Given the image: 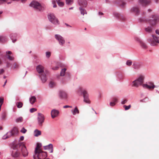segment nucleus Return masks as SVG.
Segmentation results:
<instances>
[{
    "label": "nucleus",
    "instance_id": "nucleus-24",
    "mask_svg": "<svg viewBox=\"0 0 159 159\" xmlns=\"http://www.w3.org/2000/svg\"><path fill=\"white\" fill-rule=\"evenodd\" d=\"M41 134V131L38 129H36L34 132V135L35 137H38Z\"/></svg>",
    "mask_w": 159,
    "mask_h": 159
},
{
    "label": "nucleus",
    "instance_id": "nucleus-63",
    "mask_svg": "<svg viewBox=\"0 0 159 159\" xmlns=\"http://www.w3.org/2000/svg\"><path fill=\"white\" fill-rule=\"evenodd\" d=\"M56 2L57 3H58L59 2H60V0H56Z\"/></svg>",
    "mask_w": 159,
    "mask_h": 159
},
{
    "label": "nucleus",
    "instance_id": "nucleus-19",
    "mask_svg": "<svg viewBox=\"0 0 159 159\" xmlns=\"http://www.w3.org/2000/svg\"><path fill=\"white\" fill-rule=\"evenodd\" d=\"M59 113V111L58 110L56 109H53L51 112V117L52 118L57 117Z\"/></svg>",
    "mask_w": 159,
    "mask_h": 159
},
{
    "label": "nucleus",
    "instance_id": "nucleus-57",
    "mask_svg": "<svg viewBox=\"0 0 159 159\" xmlns=\"http://www.w3.org/2000/svg\"><path fill=\"white\" fill-rule=\"evenodd\" d=\"M7 1V0H0V4H2Z\"/></svg>",
    "mask_w": 159,
    "mask_h": 159
},
{
    "label": "nucleus",
    "instance_id": "nucleus-45",
    "mask_svg": "<svg viewBox=\"0 0 159 159\" xmlns=\"http://www.w3.org/2000/svg\"><path fill=\"white\" fill-rule=\"evenodd\" d=\"M26 131L27 130L26 129H25L24 127H23V128L20 130V132L24 134L25 133Z\"/></svg>",
    "mask_w": 159,
    "mask_h": 159
},
{
    "label": "nucleus",
    "instance_id": "nucleus-22",
    "mask_svg": "<svg viewBox=\"0 0 159 159\" xmlns=\"http://www.w3.org/2000/svg\"><path fill=\"white\" fill-rule=\"evenodd\" d=\"M143 88L146 89H154L155 87V86L153 84H150L149 85L147 84H144L143 85Z\"/></svg>",
    "mask_w": 159,
    "mask_h": 159
},
{
    "label": "nucleus",
    "instance_id": "nucleus-55",
    "mask_svg": "<svg viewBox=\"0 0 159 159\" xmlns=\"http://www.w3.org/2000/svg\"><path fill=\"white\" fill-rule=\"evenodd\" d=\"M98 15L99 16H100L101 17V16L103 15V13L102 12L99 11L98 12Z\"/></svg>",
    "mask_w": 159,
    "mask_h": 159
},
{
    "label": "nucleus",
    "instance_id": "nucleus-18",
    "mask_svg": "<svg viewBox=\"0 0 159 159\" xmlns=\"http://www.w3.org/2000/svg\"><path fill=\"white\" fill-rule=\"evenodd\" d=\"M114 16L117 19L121 20H125V17L121 14L117 12H114L113 14Z\"/></svg>",
    "mask_w": 159,
    "mask_h": 159
},
{
    "label": "nucleus",
    "instance_id": "nucleus-8",
    "mask_svg": "<svg viewBox=\"0 0 159 159\" xmlns=\"http://www.w3.org/2000/svg\"><path fill=\"white\" fill-rule=\"evenodd\" d=\"M18 133L17 128L16 127H13L11 130L8 132L6 135H4L2 138L3 139H5L12 136L17 134Z\"/></svg>",
    "mask_w": 159,
    "mask_h": 159
},
{
    "label": "nucleus",
    "instance_id": "nucleus-62",
    "mask_svg": "<svg viewBox=\"0 0 159 159\" xmlns=\"http://www.w3.org/2000/svg\"><path fill=\"white\" fill-rule=\"evenodd\" d=\"M156 33L157 34H159V30H156Z\"/></svg>",
    "mask_w": 159,
    "mask_h": 159
},
{
    "label": "nucleus",
    "instance_id": "nucleus-21",
    "mask_svg": "<svg viewBox=\"0 0 159 159\" xmlns=\"http://www.w3.org/2000/svg\"><path fill=\"white\" fill-rule=\"evenodd\" d=\"M79 4L81 7H85L87 5V2L86 0H80L79 1Z\"/></svg>",
    "mask_w": 159,
    "mask_h": 159
},
{
    "label": "nucleus",
    "instance_id": "nucleus-56",
    "mask_svg": "<svg viewBox=\"0 0 159 159\" xmlns=\"http://www.w3.org/2000/svg\"><path fill=\"white\" fill-rule=\"evenodd\" d=\"M68 107L72 108V106H68V105H65V106H63V108H68Z\"/></svg>",
    "mask_w": 159,
    "mask_h": 159
},
{
    "label": "nucleus",
    "instance_id": "nucleus-16",
    "mask_svg": "<svg viewBox=\"0 0 159 159\" xmlns=\"http://www.w3.org/2000/svg\"><path fill=\"white\" fill-rule=\"evenodd\" d=\"M6 57L10 61H13L14 59V57L12 55V53L11 51H8L6 52Z\"/></svg>",
    "mask_w": 159,
    "mask_h": 159
},
{
    "label": "nucleus",
    "instance_id": "nucleus-41",
    "mask_svg": "<svg viewBox=\"0 0 159 159\" xmlns=\"http://www.w3.org/2000/svg\"><path fill=\"white\" fill-rule=\"evenodd\" d=\"M40 145H39V144H37L36 146V148H35V150L34 151V152H37L39 150H40L39 149V148H40Z\"/></svg>",
    "mask_w": 159,
    "mask_h": 159
},
{
    "label": "nucleus",
    "instance_id": "nucleus-34",
    "mask_svg": "<svg viewBox=\"0 0 159 159\" xmlns=\"http://www.w3.org/2000/svg\"><path fill=\"white\" fill-rule=\"evenodd\" d=\"M23 121V119L22 117L20 116L18 118H16L15 120V121L16 123L21 122Z\"/></svg>",
    "mask_w": 159,
    "mask_h": 159
},
{
    "label": "nucleus",
    "instance_id": "nucleus-39",
    "mask_svg": "<svg viewBox=\"0 0 159 159\" xmlns=\"http://www.w3.org/2000/svg\"><path fill=\"white\" fill-rule=\"evenodd\" d=\"M55 83L52 81H51L49 84V87L51 88H53L55 86Z\"/></svg>",
    "mask_w": 159,
    "mask_h": 159
},
{
    "label": "nucleus",
    "instance_id": "nucleus-49",
    "mask_svg": "<svg viewBox=\"0 0 159 159\" xmlns=\"http://www.w3.org/2000/svg\"><path fill=\"white\" fill-rule=\"evenodd\" d=\"M57 4L60 7H63L64 5V3L61 1L57 3Z\"/></svg>",
    "mask_w": 159,
    "mask_h": 159
},
{
    "label": "nucleus",
    "instance_id": "nucleus-61",
    "mask_svg": "<svg viewBox=\"0 0 159 159\" xmlns=\"http://www.w3.org/2000/svg\"><path fill=\"white\" fill-rule=\"evenodd\" d=\"M24 139V137L23 136H21L20 137V140H23Z\"/></svg>",
    "mask_w": 159,
    "mask_h": 159
},
{
    "label": "nucleus",
    "instance_id": "nucleus-23",
    "mask_svg": "<svg viewBox=\"0 0 159 159\" xmlns=\"http://www.w3.org/2000/svg\"><path fill=\"white\" fill-rule=\"evenodd\" d=\"M141 64L138 62H134L133 65V68L134 69H137L139 68L141 66Z\"/></svg>",
    "mask_w": 159,
    "mask_h": 159
},
{
    "label": "nucleus",
    "instance_id": "nucleus-20",
    "mask_svg": "<svg viewBox=\"0 0 159 159\" xmlns=\"http://www.w3.org/2000/svg\"><path fill=\"white\" fill-rule=\"evenodd\" d=\"M44 149L45 150L48 149L50 153H52L53 151V145L51 143L49 144L48 145L44 146Z\"/></svg>",
    "mask_w": 159,
    "mask_h": 159
},
{
    "label": "nucleus",
    "instance_id": "nucleus-6",
    "mask_svg": "<svg viewBox=\"0 0 159 159\" xmlns=\"http://www.w3.org/2000/svg\"><path fill=\"white\" fill-rule=\"evenodd\" d=\"M47 156L46 152H43L41 150H39L38 151L35 152V155L33 156L34 159H45Z\"/></svg>",
    "mask_w": 159,
    "mask_h": 159
},
{
    "label": "nucleus",
    "instance_id": "nucleus-53",
    "mask_svg": "<svg viewBox=\"0 0 159 159\" xmlns=\"http://www.w3.org/2000/svg\"><path fill=\"white\" fill-rule=\"evenodd\" d=\"M136 40L140 44L142 42L139 38H136Z\"/></svg>",
    "mask_w": 159,
    "mask_h": 159
},
{
    "label": "nucleus",
    "instance_id": "nucleus-14",
    "mask_svg": "<svg viewBox=\"0 0 159 159\" xmlns=\"http://www.w3.org/2000/svg\"><path fill=\"white\" fill-rule=\"evenodd\" d=\"M151 2L150 0H138V3L141 6H145L148 5Z\"/></svg>",
    "mask_w": 159,
    "mask_h": 159
},
{
    "label": "nucleus",
    "instance_id": "nucleus-32",
    "mask_svg": "<svg viewBox=\"0 0 159 159\" xmlns=\"http://www.w3.org/2000/svg\"><path fill=\"white\" fill-rule=\"evenodd\" d=\"M79 10L80 11L81 14L84 15L85 14H87V13L84 9H83L81 7H80L79 8Z\"/></svg>",
    "mask_w": 159,
    "mask_h": 159
},
{
    "label": "nucleus",
    "instance_id": "nucleus-1",
    "mask_svg": "<svg viewBox=\"0 0 159 159\" xmlns=\"http://www.w3.org/2000/svg\"><path fill=\"white\" fill-rule=\"evenodd\" d=\"M36 70L39 73V76L43 83H44L47 80L46 71L44 70V67L41 65H38L36 67Z\"/></svg>",
    "mask_w": 159,
    "mask_h": 159
},
{
    "label": "nucleus",
    "instance_id": "nucleus-30",
    "mask_svg": "<svg viewBox=\"0 0 159 159\" xmlns=\"http://www.w3.org/2000/svg\"><path fill=\"white\" fill-rule=\"evenodd\" d=\"M152 26H148L147 27L145 28V31L148 33H150L152 32Z\"/></svg>",
    "mask_w": 159,
    "mask_h": 159
},
{
    "label": "nucleus",
    "instance_id": "nucleus-11",
    "mask_svg": "<svg viewBox=\"0 0 159 159\" xmlns=\"http://www.w3.org/2000/svg\"><path fill=\"white\" fill-rule=\"evenodd\" d=\"M45 117L44 115L40 113H39L38 114L37 120L39 126H42L43 123L44 121Z\"/></svg>",
    "mask_w": 159,
    "mask_h": 159
},
{
    "label": "nucleus",
    "instance_id": "nucleus-38",
    "mask_svg": "<svg viewBox=\"0 0 159 159\" xmlns=\"http://www.w3.org/2000/svg\"><path fill=\"white\" fill-rule=\"evenodd\" d=\"M66 4L68 5H71L73 3V0H66Z\"/></svg>",
    "mask_w": 159,
    "mask_h": 159
},
{
    "label": "nucleus",
    "instance_id": "nucleus-29",
    "mask_svg": "<svg viewBox=\"0 0 159 159\" xmlns=\"http://www.w3.org/2000/svg\"><path fill=\"white\" fill-rule=\"evenodd\" d=\"M7 40V39L5 36H0V43H4Z\"/></svg>",
    "mask_w": 159,
    "mask_h": 159
},
{
    "label": "nucleus",
    "instance_id": "nucleus-17",
    "mask_svg": "<svg viewBox=\"0 0 159 159\" xmlns=\"http://www.w3.org/2000/svg\"><path fill=\"white\" fill-rule=\"evenodd\" d=\"M116 76L117 80L118 81L122 80L124 77V75L123 74L120 72H118L116 73Z\"/></svg>",
    "mask_w": 159,
    "mask_h": 159
},
{
    "label": "nucleus",
    "instance_id": "nucleus-15",
    "mask_svg": "<svg viewBox=\"0 0 159 159\" xmlns=\"http://www.w3.org/2000/svg\"><path fill=\"white\" fill-rule=\"evenodd\" d=\"M59 98L61 99H66L67 97V95L66 92L63 90L59 91L58 94Z\"/></svg>",
    "mask_w": 159,
    "mask_h": 159
},
{
    "label": "nucleus",
    "instance_id": "nucleus-9",
    "mask_svg": "<svg viewBox=\"0 0 159 159\" xmlns=\"http://www.w3.org/2000/svg\"><path fill=\"white\" fill-rule=\"evenodd\" d=\"M144 78L143 76H140L137 79L133 82L132 86L138 87L139 86L142 85L143 83Z\"/></svg>",
    "mask_w": 159,
    "mask_h": 159
},
{
    "label": "nucleus",
    "instance_id": "nucleus-36",
    "mask_svg": "<svg viewBox=\"0 0 159 159\" xmlns=\"http://www.w3.org/2000/svg\"><path fill=\"white\" fill-rule=\"evenodd\" d=\"M17 107L18 108H20L22 107L23 104L22 102H18L16 103Z\"/></svg>",
    "mask_w": 159,
    "mask_h": 159
},
{
    "label": "nucleus",
    "instance_id": "nucleus-50",
    "mask_svg": "<svg viewBox=\"0 0 159 159\" xmlns=\"http://www.w3.org/2000/svg\"><path fill=\"white\" fill-rule=\"evenodd\" d=\"M4 99L3 98H0V105H2Z\"/></svg>",
    "mask_w": 159,
    "mask_h": 159
},
{
    "label": "nucleus",
    "instance_id": "nucleus-10",
    "mask_svg": "<svg viewBox=\"0 0 159 159\" xmlns=\"http://www.w3.org/2000/svg\"><path fill=\"white\" fill-rule=\"evenodd\" d=\"M55 39L58 42L59 44L61 46H63L66 41L64 37L59 34H56L54 35Z\"/></svg>",
    "mask_w": 159,
    "mask_h": 159
},
{
    "label": "nucleus",
    "instance_id": "nucleus-31",
    "mask_svg": "<svg viewBox=\"0 0 159 159\" xmlns=\"http://www.w3.org/2000/svg\"><path fill=\"white\" fill-rule=\"evenodd\" d=\"M132 11L135 12L136 14H138L139 12V8L136 7H134L132 9Z\"/></svg>",
    "mask_w": 159,
    "mask_h": 159
},
{
    "label": "nucleus",
    "instance_id": "nucleus-12",
    "mask_svg": "<svg viewBox=\"0 0 159 159\" xmlns=\"http://www.w3.org/2000/svg\"><path fill=\"white\" fill-rule=\"evenodd\" d=\"M152 36L153 37V39H148V41L151 45L155 46L157 45V43H159V37H157L153 35H152Z\"/></svg>",
    "mask_w": 159,
    "mask_h": 159
},
{
    "label": "nucleus",
    "instance_id": "nucleus-58",
    "mask_svg": "<svg viewBox=\"0 0 159 159\" xmlns=\"http://www.w3.org/2000/svg\"><path fill=\"white\" fill-rule=\"evenodd\" d=\"M147 99V98H145L144 99H143V100H141L140 101V102H146L147 101H145L146 99Z\"/></svg>",
    "mask_w": 159,
    "mask_h": 159
},
{
    "label": "nucleus",
    "instance_id": "nucleus-25",
    "mask_svg": "<svg viewBox=\"0 0 159 159\" xmlns=\"http://www.w3.org/2000/svg\"><path fill=\"white\" fill-rule=\"evenodd\" d=\"M17 36V34L16 33L11 34L10 35V37L13 43H14L16 41V37Z\"/></svg>",
    "mask_w": 159,
    "mask_h": 159
},
{
    "label": "nucleus",
    "instance_id": "nucleus-33",
    "mask_svg": "<svg viewBox=\"0 0 159 159\" xmlns=\"http://www.w3.org/2000/svg\"><path fill=\"white\" fill-rule=\"evenodd\" d=\"M7 114L6 111H4L1 114V120H5L7 116Z\"/></svg>",
    "mask_w": 159,
    "mask_h": 159
},
{
    "label": "nucleus",
    "instance_id": "nucleus-60",
    "mask_svg": "<svg viewBox=\"0 0 159 159\" xmlns=\"http://www.w3.org/2000/svg\"><path fill=\"white\" fill-rule=\"evenodd\" d=\"M4 71V70L3 69H1L0 70V75L2 74L3 72Z\"/></svg>",
    "mask_w": 159,
    "mask_h": 159
},
{
    "label": "nucleus",
    "instance_id": "nucleus-42",
    "mask_svg": "<svg viewBox=\"0 0 159 159\" xmlns=\"http://www.w3.org/2000/svg\"><path fill=\"white\" fill-rule=\"evenodd\" d=\"M19 65L18 64H17L16 62H15L14 63V65L13 68L14 69H19Z\"/></svg>",
    "mask_w": 159,
    "mask_h": 159
},
{
    "label": "nucleus",
    "instance_id": "nucleus-3",
    "mask_svg": "<svg viewBox=\"0 0 159 159\" xmlns=\"http://www.w3.org/2000/svg\"><path fill=\"white\" fill-rule=\"evenodd\" d=\"M30 6L39 11H43L46 7L45 5H41L39 2L35 1L32 2L30 4Z\"/></svg>",
    "mask_w": 159,
    "mask_h": 159
},
{
    "label": "nucleus",
    "instance_id": "nucleus-28",
    "mask_svg": "<svg viewBox=\"0 0 159 159\" xmlns=\"http://www.w3.org/2000/svg\"><path fill=\"white\" fill-rule=\"evenodd\" d=\"M70 78V75H68L67 76L66 75L65 76L64 79L63 80L61 81V83L62 84H64L66 82H67L69 80Z\"/></svg>",
    "mask_w": 159,
    "mask_h": 159
},
{
    "label": "nucleus",
    "instance_id": "nucleus-52",
    "mask_svg": "<svg viewBox=\"0 0 159 159\" xmlns=\"http://www.w3.org/2000/svg\"><path fill=\"white\" fill-rule=\"evenodd\" d=\"M59 69V67L58 66H55L52 68V69L54 70H57Z\"/></svg>",
    "mask_w": 159,
    "mask_h": 159
},
{
    "label": "nucleus",
    "instance_id": "nucleus-46",
    "mask_svg": "<svg viewBox=\"0 0 159 159\" xmlns=\"http://www.w3.org/2000/svg\"><path fill=\"white\" fill-rule=\"evenodd\" d=\"M112 101L113 102H114L116 103H117L118 102V99L117 98L114 97L112 98Z\"/></svg>",
    "mask_w": 159,
    "mask_h": 159
},
{
    "label": "nucleus",
    "instance_id": "nucleus-47",
    "mask_svg": "<svg viewBox=\"0 0 159 159\" xmlns=\"http://www.w3.org/2000/svg\"><path fill=\"white\" fill-rule=\"evenodd\" d=\"M37 111V109L35 108H32L30 110V112L31 113H33Z\"/></svg>",
    "mask_w": 159,
    "mask_h": 159
},
{
    "label": "nucleus",
    "instance_id": "nucleus-59",
    "mask_svg": "<svg viewBox=\"0 0 159 159\" xmlns=\"http://www.w3.org/2000/svg\"><path fill=\"white\" fill-rule=\"evenodd\" d=\"M125 3L123 1H122V4H121V6L122 7H123L125 5Z\"/></svg>",
    "mask_w": 159,
    "mask_h": 159
},
{
    "label": "nucleus",
    "instance_id": "nucleus-27",
    "mask_svg": "<svg viewBox=\"0 0 159 159\" xmlns=\"http://www.w3.org/2000/svg\"><path fill=\"white\" fill-rule=\"evenodd\" d=\"M36 101V98L34 96H31L29 98V101L30 103L33 104Z\"/></svg>",
    "mask_w": 159,
    "mask_h": 159
},
{
    "label": "nucleus",
    "instance_id": "nucleus-48",
    "mask_svg": "<svg viewBox=\"0 0 159 159\" xmlns=\"http://www.w3.org/2000/svg\"><path fill=\"white\" fill-rule=\"evenodd\" d=\"M127 102V100L126 99H123V100H122L121 102V104H125Z\"/></svg>",
    "mask_w": 159,
    "mask_h": 159
},
{
    "label": "nucleus",
    "instance_id": "nucleus-5",
    "mask_svg": "<svg viewBox=\"0 0 159 159\" xmlns=\"http://www.w3.org/2000/svg\"><path fill=\"white\" fill-rule=\"evenodd\" d=\"M13 150L12 151L11 156L14 158L19 157L20 155V153L19 147H17V143L14 144L12 147Z\"/></svg>",
    "mask_w": 159,
    "mask_h": 159
},
{
    "label": "nucleus",
    "instance_id": "nucleus-43",
    "mask_svg": "<svg viewBox=\"0 0 159 159\" xmlns=\"http://www.w3.org/2000/svg\"><path fill=\"white\" fill-rule=\"evenodd\" d=\"M51 52H46V56L47 58H49L51 56Z\"/></svg>",
    "mask_w": 159,
    "mask_h": 159
},
{
    "label": "nucleus",
    "instance_id": "nucleus-13",
    "mask_svg": "<svg viewBox=\"0 0 159 159\" xmlns=\"http://www.w3.org/2000/svg\"><path fill=\"white\" fill-rule=\"evenodd\" d=\"M159 19V16L157 15H152L149 20V23L152 25H155L157 20Z\"/></svg>",
    "mask_w": 159,
    "mask_h": 159
},
{
    "label": "nucleus",
    "instance_id": "nucleus-64",
    "mask_svg": "<svg viewBox=\"0 0 159 159\" xmlns=\"http://www.w3.org/2000/svg\"><path fill=\"white\" fill-rule=\"evenodd\" d=\"M65 25H66V26H69V27H71V26H70V25H69L68 24H66V23L65 24Z\"/></svg>",
    "mask_w": 159,
    "mask_h": 159
},
{
    "label": "nucleus",
    "instance_id": "nucleus-54",
    "mask_svg": "<svg viewBox=\"0 0 159 159\" xmlns=\"http://www.w3.org/2000/svg\"><path fill=\"white\" fill-rule=\"evenodd\" d=\"M52 3L53 5V7H57V5L55 3V1H53L52 2Z\"/></svg>",
    "mask_w": 159,
    "mask_h": 159
},
{
    "label": "nucleus",
    "instance_id": "nucleus-44",
    "mask_svg": "<svg viewBox=\"0 0 159 159\" xmlns=\"http://www.w3.org/2000/svg\"><path fill=\"white\" fill-rule=\"evenodd\" d=\"M124 107L125 108V110H128V109H129L130 107H131V105H129L128 106H126V105H124Z\"/></svg>",
    "mask_w": 159,
    "mask_h": 159
},
{
    "label": "nucleus",
    "instance_id": "nucleus-4",
    "mask_svg": "<svg viewBox=\"0 0 159 159\" xmlns=\"http://www.w3.org/2000/svg\"><path fill=\"white\" fill-rule=\"evenodd\" d=\"M17 147H19V150L21 152L24 157H26L28 155V152L23 143L20 142L18 143Z\"/></svg>",
    "mask_w": 159,
    "mask_h": 159
},
{
    "label": "nucleus",
    "instance_id": "nucleus-37",
    "mask_svg": "<svg viewBox=\"0 0 159 159\" xmlns=\"http://www.w3.org/2000/svg\"><path fill=\"white\" fill-rule=\"evenodd\" d=\"M141 47L143 49H146L147 48V46L145 43L143 42V41L140 43Z\"/></svg>",
    "mask_w": 159,
    "mask_h": 159
},
{
    "label": "nucleus",
    "instance_id": "nucleus-2",
    "mask_svg": "<svg viewBox=\"0 0 159 159\" xmlns=\"http://www.w3.org/2000/svg\"><path fill=\"white\" fill-rule=\"evenodd\" d=\"M78 93H80L83 95L84 102L86 103L89 104L90 101L89 100L88 94L86 90L82 87H79L77 90Z\"/></svg>",
    "mask_w": 159,
    "mask_h": 159
},
{
    "label": "nucleus",
    "instance_id": "nucleus-35",
    "mask_svg": "<svg viewBox=\"0 0 159 159\" xmlns=\"http://www.w3.org/2000/svg\"><path fill=\"white\" fill-rule=\"evenodd\" d=\"M66 70V69L65 68L62 69L60 72V76H64L65 75Z\"/></svg>",
    "mask_w": 159,
    "mask_h": 159
},
{
    "label": "nucleus",
    "instance_id": "nucleus-26",
    "mask_svg": "<svg viewBox=\"0 0 159 159\" xmlns=\"http://www.w3.org/2000/svg\"><path fill=\"white\" fill-rule=\"evenodd\" d=\"M71 112L72 114L74 115H75L76 114H78L79 113V111L77 107H75V109L73 110H71Z\"/></svg>",
    "mask_w": 159,
    "mask_h": 159
},
{
    "label": "nucleus",
    "instance_id": "nucleus-7",
    "mask_svg": "<svg viewBox=\"0 0 159 159\" xmlns=\"http://www.w3.org/2000/svg\"><path fill=\"white\" fill-rule=\"evenodd\" d=\"M48 17L49 20L54 25H57L60 24L58 20L53 13L49 14Z\"/></svg>",
    "mask_w": 159,
    "mask_h": 159
},
{
    "label": "nucleus",
    "instance_id": "nucleus-51",
    "mask_svg": "<svg viewBox=\"0 0 159 159\" xmlns=\"http://www.w3.org/2000/svg\"><path fill=\"white\" fill-rule=\"evenodd\" d=\"M116 103L114 102H111L110 103V105L111 106H114L116 105Z\"/></svg>",
    "mask_w": 159,
    "mask_h": 159
},
{
    "label": "nucleus",
    "instance_id": "nucleus-40",
    "mask_svg": "<svg viewBox=\"0 0 159 159\" xmlns=\"http://www.w3.org/2000/svg\"><path fill=\"white\" fill-rule=\"evenodd\" d=\"M132 62L130 60H128L126 61V64L127 66H130L132 65Z\"/></svg>",
    "mask_w": 159,
    "mask_h": 159
}]
</instances>
